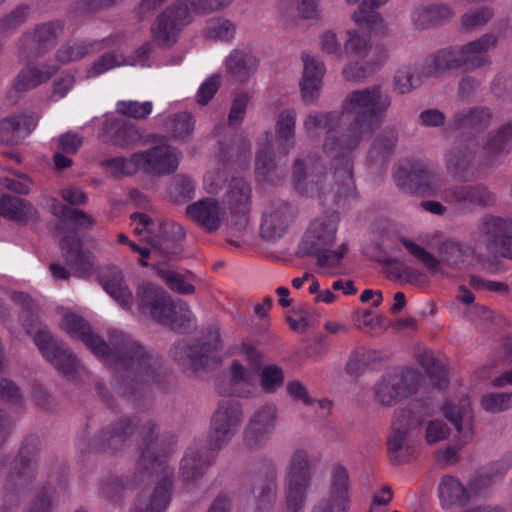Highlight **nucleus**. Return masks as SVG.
Segmentation results:
<instances>
[{"label":"nucleus","instance_id":"obj_61","mask_svg":"<svg viewBox=\"0 0 512 512\" xmlns=\"http://www.w3.org/2000/svg\"><path fill=\"white\" fill-rule=\"evenodd\" d=\"M309 484L287 481L286 505L289 512L299 511L305 504Z\"/></svg>","mask_w":512,"mask_h":512},{"label":"nucleus","instance_id":"obj_51","mask_svg":"<svg viewBox=\"0 0 512 512\" xmlns=\"http://www.w3.org/2000/svg\"><path fill=\"white\" fill-rule=\"evenodd\" d=\"M51 212L54 216L70 221L80 228L90 229L94 225V220L91 215L82 210L64 205L57 200L53 201Z\"/></svg>","mask_w":512,"mask_h":512},{"label":"nucleus","instance_id":"obj_18","mask_svg":"<svg viewBox=\"0 0 512 512\" xmlns=\"http://www.w3.org/2000/svg\"><path fill=\"white\" fill-rule=\"evenodd\" d=\"M337 226L329 218L315 219L305 232L300 243L304 255L315 256L330 248L336 238Z\"/></svg>","mask_w":512,"mask_h":512},{"label":"nucleus","instance_id":"obj_25","mask_svg":"<svg viewBox=\"0 0 512 512\" xmlns=\"http://www.w3.org/2000/svg\"><path fill=\"white\" fill-rule=\"evenodd\" d=\"M186 214L206 231L215 232L220 228L225 211L218 200L205 198L188 205Z\"/></svg>","mask_w":512,"mask_h":512},{"label":"nucleus","instance_id":"obj_52","mask_svg":"<svg viewBox=\"0 0 512 512\" xmlns=\"http://www.w3.org/2000/svg\"><path fill=\"white\" fill-rule=\"evenodd\" d=\"M423 423V417L419 414V404L412 403L407 408L395 411L393 427L410 432L419 428Z\"/></svg>","mask_w":512,"mask_h":512},{"label":"nucleus","instance_id":"obj_5","mask_svg":"<svg viewBox=\"0 0 512 512\" xmlns=\"http://www.w3.org/2000/svg\"><path fill=\"white\" fill-rule=\"evenodd\" d=\"M401 242L431 274L445 275L442 265L457 271L465 270L471 264L473 257L471 247L455 240H446L439 245L437 250L439 259L411 240L402 239Z\"/></svg>","mask_w":512,"mask_h":512},{"label":"nucleus","instance_id":"obj_37","mask_svg":"<svg viewBox=\"0 0 512 512\" xmlns=\"http://www.w3.org/2000/svg\"><path fill=\"white\" fill-rule=\"evenodd\" d=\"M512 219L494 215H485L477 223L475 235L479 243L483 244L489 252L496 245L498 239L508 232V225Z\"/></svg>","mask_w":512,"mask_h":512},{"label":"nucleus","instance_id":"obj_62","mask_svg":"<svg viewBox=\"0 0 512 512\" xmlns=\"http://www.w3.org/2000/svg\"><path fill=\"white\" fill-rule=\"evenodd\" d=\"M157 273L172 291L184 295L195 292V286L186 280V276L165 269H159Z\"/></svg>","mask_w":512,"mask_h":512},{"label":"nucleus","instance_id":"obj_17","mask_svg":"<svg viewBox=\"0 0 512 512\" xmlns=\"http://www.w3.org/2000/svg\"><path fill=\"white\" fill-rule=\"evenodd\" d=\"M295 216L294 207L285 200H274L263 213L260 226L261 236L276 240L284 235Z\"/></svg>","mask_w":512,"mask_h":512},{"label":"nucleus","instance_id":"obj_42","mask_svg":"<svg viewBox=\"0 0 512 512\" xmlns=\"http://www.w3.org/2000/svg\"><path fill=\"white\" fill-rule=\"evenodd\" d=\"M453 11L444 4H432L418 7L412 14V21L417 29H427L444 23L453 17Z\"/></svg>","mask_w":512,"mask_h":512},{"label":"nucleus","instance_id":"obj_23","mask_svg":"<svg viewBox=\"0 0 512 512\" xmlns=\"http://www.w3.org/2000/svg\"><path fill=\"white\" fill-rule=\"evenodd\" d=\"M511 146L512 122H507L487 134L486 140L481 146L483 166H493L500 157L509 154Z\"/></svg>","mask_w":512,"mask_h":512},{"label":"nucleus","instance_id":"obj_22","mask_svg":"<svg viewBox=\"0 0 512 512\" xmlns=\"http://www.w3.org/2000/svg\"><path fill=\"white\" fill-rule=\"evenodd\" d=\"M301 57L304 63L300 82L301 97L306 104H313L320 95L325 65L320 59L306 53Z\"/></svg>","mask_w":512,"mask_h":512},{"label":"nucleus","instance_id":"obj_60","mask_svg":"<svg viewBox=\"0 0 512 512\" xmlns=\"http://www.w3.org/2000/svg\"><path fill=\"white\" fill-rule=\"evenodd\" d=\"M29 13V6L21 4L0 18V34L12 32L21 27L27 21Z\"/></svg>","mask_w":512,"mask_h":512},{"label":"nucleus","instance_id":"obj_26","mask_svg":"<svg viewBox=\"0 0 512 512\" xmlns=\"http://www.w3.org/2000/svg\"><path fill=\"white\" fill-rule=\"evenodd\" d=\"M482 480L483 477L481 476L475 482L471 483L469 490L457 478L450 475L443 476L438 485V495L441 506L445 509L466 506L471 500L470 491H475L477 482Z\"/></svg>","mask_w":512,"mask_h":512},{"label":"nucleus","instance_id":"obj_43","mask_svg":"<svg viewBox=\"0 0 512 512\" xmlns=\"http://www.w3.org/2000/svg\"><path fill=\"white\" fill-rule=\"evenodd\" d=\"M426 78L423 73V66L420 68L414 64L403 65L396 70L393 77L394 91L399 95L408 94L421 86L423 79Z\"/></svg>","mask_w":512,"mask_h":512},{"label":"nucleus","instance_id":"obj_56","mask_svg":"<svg viewBox=\"0 0 512 512\" xmlns=\"http://www.w3.org/2000/svg\"><path fill=\"white\" fill-rule=\"evenodd\" d=\"M344 49L347 53L365 57L371 49L370 34L362 29L349 31Z\"/></svg>","mask_w":512,"mask_h":512},{"label":"nucleus","instance_id":"obj_30","mask_svg":"<svg viewBox=\"0 0 512 512\" xmlns=\"http://www.w3.org/2000/svg\"><path fill=\"white\" fill-rule=\"evenodd\" d=\"M444 417L454 425L460 438L466 442L473 434L474 416L468 399L458 403L446 401L442 407Z\"/></svg>","mask_w":512,"mask_h":512},{"label":"nucleus","instance_id":"obj_9","mask_svg":"<svg viewBox=\"0 0 512 512\" xmlns=\"http://www.w3.org/2000/svg\"><path fill=\"white\" fill-rule=\"evenodd\" d=\"M420 375L414 370L393 372L384 375L374 387L375 400L383 406H393L419 388Z\"/></svg>","mask_w":512,"mask_h":512},{"label":"nucleus","instance_id":"obj_4","mask_svg":"<svg viewBox=\"0 0 512 512\" xmlns=\"http://www.w3.org/2000/svg\"><path fill=\"white\" fill-rule=\"evenodd\" d=\"M307 161L298 156L292 164V183L295 190L303 196H312L316 186L317 194L323 202L339 203L353 196L356 190L353 178V163L350 157H334L331 168L322 175L307 181Z\"/></svg>","mask_w":512,"mask_h":512},{"label":"nucleus","instance_id":"obj_32","mask_svg":"<svg viewBox=\"0 0 512 512\" xmlns=\"http://www.w3.org/2000/svg\"><path fill=\"white\" fill-rule=\"evenodd\" d=\"M252 493L257 502L270 503L277 495V469L268 462L262 463L252 477Z\"/></svg>","mask_w":512,"mask_h":512},{"label":"nucleus","instance_id":"obj_47","mask_svg":"<svg viewBox=\"0 0 512 512\" xmlns=\"http://www.w3.org/2000/svg\"><path fill=\"white\" fill-rule=\"evenodd\" d=\"M311 477V463L308 452L304 449L295 450L290 459L287 481L310 484Z\"/></svg>","mask_w":512,"mask_h":512},{"label":"nucleus","instance_id":"obj_44","mask_svg":"<svg viewBox=\"0 0 512 512\" xmlns=\"http://www.w3.org/2000/svg\"><path fill=\"white\" fill-rule=\"evenodd\" d=\"M104 278V289L123 308H130L133 302V295L123 280L121 270L112 268Z\"/></svg>","mask_w":512,"mask_h":512},{"label":"nucleus","instance_id":"obj_24","mask_svg":"<svg viewBox=\"0 0 512 512\" xmlns=\"http://www.w3.org/2000/svg\"><path fill=\"white\" fill-rule=\"evenodd\" d=\"M59 70L56 65L46 66L41 69L34 62H28L16 75L13 80L12 88L8 92V97L14 98L13 94H24L31 89L47 82Z\"/></svg>","mask_w":512,"mask_h":512},{"label":"nucleus","instance_id":"obj_48","mask_svg":"<svg viewBox=\"0 0 512 512\" xmlns=\"http://www.w3.org/2000/svg\"><path fill=\"white\" fill-rule=\"evenodd\" d=\"M233 0H176L177 7L183 9L190 23L195 15H208L227 7Z\"/></svg>","mask_w":512,"mask_h":512},{"label":"nucleus","instance_id":"obj_21","mask_svg":"<svg viewBox=\"0 0 512 512\" xmlns=\"http://www.w3.org/2000/svg\"><path fill=\"white\" fill-rule=\"evenodd\" d=\"M82 246V241L73 236H65L60 241L65 264L76 277H86L93 272L94 255Z\"/></svg>","mask_w":512,"mask_h":512},{"label":"nucleus","instance_id":"obj_19","mask_svg":"<svg viewBox=\"0 0 512 512\" xmlns=\"http://www.w3.org/2000/svg\"><path fill=\"white\" fill-rule=\"evenodd\" d=\"M251 187L243 178H233L229 184L226 201L231 213V222L236 230L248 224L247 215L251 204Z\"/></svg>","mask_w":512,"mask_h":512},{"label":"nucleus","instance_id":"obj_38","mask_svg":"<svg viewBox=\"0 0 512 512\" xmlns=\"http://www.w3.org/2000/svg\"><path fill=\"white\" fill-rule=\"evenodd\" d=\"M0 215L19 224H27L39 218V213L32 203L9 194H3Z\"/></svg>","mask_w":512,"mask_h":512},{"label":"nucleus","instance_id":"obj_8","mask_svg":"<svg viewBox=\"0 0 512 512\" xmlns=\"http://www.w3.org/2000/svg\"><path fill=\"white\" fill-rule=\"evenodd\" d=\"M62 32L63 24L58 20L40 23L26 30L16 43L18 57L30 60L44 56L56 45Z\"/></svg>","mask_w":512,"mask_h":512},{"label":"nucleus","instance_id":"obj_33","mask_svg":"<svg viewBox=\"0 0 512 512\" xmlns=\"http://www.w3.org/2000/svg\"><path fill=\"white\" fill-rule=\"evenodd\" d=\"M497 37L494 34H485L479 39L457 47L460 54L462 68L473 70L483 66L486 62V52L496 46Z\"/></svg>","mask_w":512,"mask_h":512},{"label":"nucleus","instance_id":"obj_34","mask_svg":"<svg viewBox=\"0 0 512 512\" xmlns=\"http://www.w3.org/2000/svg\"><path fill=\"white\" fill-rule=\"evenodd\" d=\"M409 179L414 193L420 197H434L440 191V180L429 168L428 164L421 160H415L411 163Z\"/></svg>","mask_w":512,"mask_h":512},{"label":"nucleus","instance_id":"obj_49","mask_svg":"<svg viewBox=\"0 0 512 512\" xmlns=\"http://www.w3.org/2000/svg\"><path fill=\"white\" fill-rule=\"evenodd\" d=\"M419 363L425 369L431 384L439 390L449 386V379L444 365L432 353L423 352L419 355Z\"/></svg>","mask_w":512,"mask_h":512},{"label":"nucleus","instance_id":"obj_2","mask_svg":"<svg viewBox=\"0 0 512 512\" xmlns=\"http://www.w3.org/2000/svg\"><path fill=\"white\" fill-rule=\"evenodd\" d=\"M61 325L71 337L80 339L94 355L119 373L123 386L119 389L123 395L128 389L133 390L134 382L154 380L161 368L159 357L123 333H111L106 343L82 316L73 312L63 315Z\"/></svg>","mask_w":512,"mask_h":512},{"label":"nucleus","instance_id":"obj_13","mask_svg":"<svg viewBox=\"0 0 512 512\" xmlns=\"http://www.w3.org/2000/svg\"><path fill=\"white\" fill-rule=\"evenodd\" d=\"M278 410L275 404L261 406L252 415L243 432V443L251 451L262 448L276 428Z\"/></svg>","mask_w":512,"mask_h":512},{"label":"nucleus","instance_id":"obj_15","mask_svg":"<svg viewBox=\"0 0 512 512\" xmlns=\"http://www.w3.org/2000/svg\"><path fill=\"white\" fill-rule=\"evenodd\" d=\"M189 24L188 14L174 2L156 17L151 32L159 45L171 47L176 43L179 33Z\"/></svg>","mask_w":512,"mask_h":512},{"label":"nucleus","instance_id":"obj_39","mask_svg":"<svg viewBox=\"0 0 512 512\" xmlns=\"http://www.w3.org/2000/svg\"><path fill=\"white\" fill-rule=\"evenodd\" d=\"M457 47H447L437 51L423 65L425 77H437L440 74L462 68Z\"/></svg>","mask_w":512,"mask_h":512},{"label":"nucleus","instance_id":"obj_53","mask_svg":"<svg viewBox=\"0 0 512 512\" xmlns=\"http://www.w3.org/2000/svg\"><path fill=\"white\" fill-rule=\"evenodd\" d=\"M388 0H364L358 11L354 12L352 19L359 25L374 27L382 22L381 16L375 8L387 3Z\"/></svg>","mask_w":512,"mask_h":512},{"label":"nucleus","instance_id":"obj_1","mask_svg":"<svg viewBox=\"0 0 512 512\" xmlns=\"http://www.w3.org/2000/svg\"><path fill=\"white\" fill-rule=\"evenodd\" d=\"M392 97L380 84L349 92L341 103V112L313 111L303 121L308 135L325 133L322 150L334 157L347 156L365 135H372L383 124Z\"/></svg>","mask_w":512,"mask_h":512},{"label":"nucleus","instance_id":"obj_41","mask_svg":"<svg viewBox=\"0 0 512 512\" xmlns=\"http://www.w3.org/2000/svg\"><path fill=\"white\" fill-rule=\"evenodd\" d=\"M349 476L345 467L340 464L334 465L331 472L329 492L330 495L322 500H330L332 510L345 511L348 501Z\"/></svg>","mask_w":512,"mask_h":512},{"label":"nucleus","instance_id":"obj_59","mask_svg":"<svg viewBox=\"0 0 512 512\" xmlns=\"http://www.w3.org/2000/svg\"><path fill=\"white\" fill-rule=\"evenodd\" d=\"M398 137L399 135L396 128H385L375 140L371 153L382 158L389 156L396 147Z\"/></svg>","mask_w":512,"mask_h":512},{"label":"nucleus","instance_id":"obj_11","mask_svg":"<svg viewBox=\"0 0 512 512\" xmlns=\"http://www.w3.org/2000/svg\"><path fill=\"white\" fill-rule=\"evenodd\" d=\"M33 340L42 356L49 361L61 374L73 376L80 363L76 355L60 339L54 338L47 330H38Z\"/></svg>","mask_w":512,"mask_h":512},{"label":"nucleus","instance_id":"obj_12","mask_svg":"<svg viewBox=\"0 0 512 512\" xmlns=\"http://www.w3.org/2000/svg\"><path fill=\"white\" fill-rule=\"evenodd\" d=\"M476 143L461 141L447 150L444 156L447 174L459 182H470L478 177Z\"/></svg>","mask_w":512,"mask_h":512},{"label":"nucleus","instance_id":"obj_3","mask_svg":"<svg viewBox=\"0 0 512 512\" xmlns=\"http://www.w3.org/2000/svg\"><path fill=\"white\" fill-rule=\"evenodd\" d=\"M156 424L148 421L140 430L145 447L134 474L137 484L153 482L155 487L149 495L139 496L131 512H163L170 502L173 469L166 456L157 453L158 441L153 436Z\"/></svg>","mask_w":512,"mask_h":512},{"label":"nucleus","instance_id":"obj_29","mask_svg":"<svg viewBox=\"0 0 512 512\" xmlns=\"http://www.w3.org/2000/svg\"><path fill=\"white\" fill-rule=\"evenodd\" d=\"M218 451H211L209 445L206 448H189L185 453L180 466V476L185 482H194L204 475L205 470L211 465Z\"/></svg>","mask_w":512,"mask_h":512},{"label":"nucleus","instance_id":"obj_28","mask_svg":"<svg viewBox=\"0 0 512 512\" xmlns=\"http://www.w3.org/2000/svg\"><path fill=\"white\" fill-rule=\"evenodd\" d=\"M137 423L131 418H120L104 429L95 442V448L100 451L120 450L125 442L131 437Z\"/></svg>","mask_w":512,"mask_h":512},{"label":"nucleus","instance_id":"obj_35","mask_svg":"<svg viewBox=\"0 0 512 512\" xmlns=\"http://www.w3.org/2000/svg\"><path fill=\"white\" fill-rule=\"evenodd\" d=\"M185 237L182 226L175 222H165L159 226V233L148 239L152 252L159 255H174L178 252V243Z\"/></svg>","mask_w":512,"mask_h":512},{"label":"nucleus","instance_id":"obj_63","mask_svg":"<svg viewBox=\"0 0 512 512\" xmlns=\"http://www.w3.org/2000/svg\"><path fill=\"white\" fill-rule=\"evenodd\" d=\"M153 105L150 101L139 103L137 101H119L116 111L134 119H146L152 112Z\"/></svg>","mask_w":512,"mask_h":512},{"label":"nucleus","instance_id":"obj_20","mask_svg":"<svg viewBox=\"0 0 512 512\" xmlns=\"http://www.w3.org/2000/svg\"><path fill=\"white\" fill-rule=\"evenodd\" d=\"M144 172L152 176H165L174 173L182 158V153L170 145H157L143 151Z\"/></svg>","mask_w":512,"mask_h":512},{"label":"nucleus","instance_id":"obj_31","mask_svg":"<svg viewBox=\"0 0 512 512\" xmlns=\"http://www.w3.org/2000/svg\"><path fill=\"white\" fill-rule=\"evenodd\" d=\"M36 126V120L25 114H15L0 121V143L18 145L31 133Z\"/></svg>","mask_w":512,"mask_h":512},{"label":"nucleus","instance_id":"obj_40","mask_svg":"<svg viewBox=\"0 0 512 512\" xmlns=\"http://www.w3.org/2000/svg\"><path fill=\"white\" fill-rule=\"evenodd\" d=\"M258 66L257 58L248 50L234 49L226 60V72L235 80L244 82Z\"/></svg>","mask_w":512,"mask_h":512},{"label":"nucleus","instance_id":"obj_16","mask_svg":"<svg viewBox=\"0 0 512 512\" xmlns=\"http://www.w3.org/2000/svg\"><path fill=\"white\" fill-rule=\"evenodd\" d=\"M173 300L160 286L152 283H143L136 291V304L139 311L149 315L154 321H165L172 311Z\"/></svg>","mask_w":512,"mask_h":512},{"label":"nucleus","instance_id":"obj_36","mask_svg":"<svg viewBox=\"0 0 512 512\" xmlns=\"http://www.w3.org/2000/svg\"><path fill=\"white\" fill-rule=\"evenodd\" d=\"M102 135L108 136L111 144L121 148L134 146L142 137L134 124L123 119L105 120Z\"/></svg>","mask_w":512,"mask_h":512},{"label":"nucleus","instance_id":"obj_57","mask_svg":"<svg viewBox=\"0 0 512 512\" xmlns=\"http://www.w3.org/2000/svg\"><path fill=\"white\" fill-rule=\"evenodd\" d=\"M205 31L210 40L230 41L234 38L236 26L228 19L216 18L207 22Z\"/></svg>","mask_w":512,"mask_h":512},{"label":"nucleus","instance_id":"obj_64","mask_svg":"<svg viewBox=\"0 0 512 512\" xmlns=\"http://www.w3.org/2000/svg\"><path fill=\"white\" fill-rule=\"evenodd\" d=\"M483 409L490 413H500L512 406V393H490L481 398Z\"/></svg>","mask_w":512,"mask_h":512},{"label":"nucleus","instance_id":"obj_6","mask_svg":"<svg viewBox=\"0 0 512 512\" xmlns=\"http://www.w3.org/2000/svg\"><path fill=\"white\" fill-rule=\"evenodd\" d=\"M36 452V440H26L7 477L0 512H13L19 506L20 497L30 488L36 474Z\"/></svg>","mask_w":512,"mask_h":512},{"label":"nucleus","instance_id":"obj_14","mask_svg":"<svg viewBox=\"0 0 512 512\" xmlns=\"http://www.w3.org/2000/svg\"><path fill=\"white\" fill-rule=\"evenodd\" d=\"M210 339L212 342L200 339L192 343L178 342L171 349V355L183 368L198 371L207 364L209 353L222 346L218 331L211 333Z\"/></svg>","mask_w":512,"mask_h":512},{"label":"nucleus","instance_id":"obj_45","mask_svg":"<svg viewBox=\"0 0 512 512\" xmlns=\"http://www.w3.org/2000/svg\"><path fill=\"white\" fill-rule=\"evenodd\" d=\"M100 46L107 47L109 46L108 40H103L101 43L94 42V43H65L61 45L56 53L55 58L56 60L61 64H67L69 62L77 61L85 56L89 55L90 53L94 52L95 50H100Z\"/></svg>","mask_w":512,"mask_h":512},{"label":"nucleus","instance_id":"obj_46","mask_svg":"<svg viewBox=\"0 0 512 512\" xmlns=\"http://www.w3.org/2000/svg\"><path fill=\"white\" fill-rule=\"evenodd\" d=\"M296 112L293 109L280 112L275 125L277 140L286 154L293 147L295 142Z\"/></svg>","mask_w":512,"mask_h":512},{"label":"nucleus","instance_id":"obj_7","mask_svg":"<svg viewBox=\"0 0 512 512\" xmlns=\"http://www.w3.org/2000/svg\"><path fill=\"white\" fill-rule=\"evenodd\" d=\"M243 418L241 405L234 399H225L218 403L208 432V445L211 451H220L237 433Z\"/></svg>","mask_w":512,"mask_h":512},{"label":"nucleus","instance_id":"obj_50","mask_svg":"<svg viewBox=\"0 0 512 512\" xmlns=\"http://www.w3.org/2000/svg\"><path fill=\"white\" fill-rule=\"evenodd\" d=\"M194 124L192 114L186 111L175 113L164 122L166 130L177 140L188 139L194 131Z\"/></svg>","mask_w":512,"mask_h":512},{"label":"nucleus","instance_id":"obj_54","mask_svg":"<svg viewBox=\"0 0 512 512\" xmlns=\"http://www.w3.org/2000/svg\"><path fill=\"white\" fill-rule=\"evenodd\" d=\"M125 64H134V62H128L126 58L116 51L107 52L101 55L93 64L87 69L88 77H96L110 69Z\"/></svg>","mask_w":512,"mask_h":512},{"label":"nucleus","instance_id":"obj_55","mask_svg":"<svg viewBox=\"0 0 512 512\" xmlns=\"http://www.w3.org/2000/svg\"><path fill=\"white\" fill-rule=\"evenodd\" d=\"M171 310L167 320L159 323L168 325L173 330H182L187 329L194 320V316L185 302H172Z\"/></svg>","mask_w":512,"mask_h":512},{"label":"nucleus","instance_id":"obj_58","mask_svg":"<svg viewBox=\"0 0 512 512\" xmlns=\"http://www.w3.org/2000/svg\"><path fill=\"white\" fill-rule=\"evenodd\" d=\"M285 380V374L281 367L277 365H267L260 373L261 389L268 394L275 393L282 387Z\"/></svg>","mask_w":512,"mask_h":512},{"label":"nucleus","instance_id":"obj_27","mask_svg":"<svg viewBox=\"0 0 512 512\" xmlns=\"http://www.w3.org/2000/svg\"><path fill=\"white\" fill-rule=\"evenodd\" d=\"M255 174L269 184L277 185L285 178V169L280 166L274 157V146L267 138L257 149L255 156Z\"/></svg>","mask_w":512,"mask_h":512},{"label":"nucleus","instance_id":"obj_10","mask_svg":"<svg viewBox=\"0 0 512 512\" xmlns=\"http://www.w3.org/2000/svg\"><path fill=\"white\" fill-rule=\"evenodd\" d=\"M442 200L462 210L492 207L497 197L484 183L453 184L441 191Z\"/></svg>","mask_w":512,"mask_h":512}]
</instances>
